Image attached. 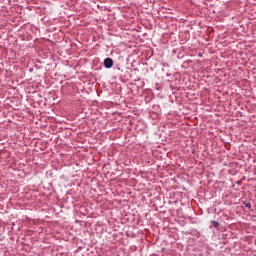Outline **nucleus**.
Instances as JSON below:
<instances>
[{
	"label": "nucleus",
	"mask_w": 256,
	"mask_h": 256,
	"mask_svg": "<svg viewBox=\"0 0 256 256\" xmlns=\"http://www.w3.org/2000/svg\"><path fill=\"white\" fill-rule=\"evenodd\" d=\"M246 207H251V204H247Z\"/></svg>",
	"instance_id": "obj_3"
},
{
	"label": "nucleus",
	"mask_w": 256,
	"mask_h": 256,
	"mask_svg": "<svg viewBox=\"0 0 256 256\" xmlns=\"http://www.w3.org/2000/svg\"><path fill=\"white\" fill-rule=\"evenodd\" d=\"M212 225H213V227H219V222H217V221H212Z\"/></svg>",
	"instance_id": "obj_2"
},
{
	"label": "nucleus",
	"mask_w": 256,
	"mask_h": 256,
	"mask_svg": "<svg viewBox=\"0 0 256 256\" xmlns=\"http://www.w3.org/2000/svg\"><path fill=\"white\" fill-rule=\"evenodd\" d=\"M104 67L106 69H111V67H113V59L112 58L104 59Z\"/></svg>",
	"instance_id": "obj_1"
}]
</instances>
